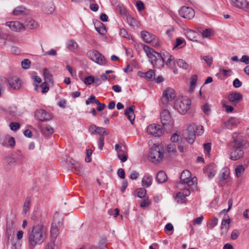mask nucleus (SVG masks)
Instances as JSON below:
<instances>
[{
  "label": "nucleus",
  "mask_w": 249,
  "mask_h": 249,
  "mask_svg": "<svg viewBox=\"0 0 249 249\" xmlns=\"http://www.w3.org/2000/svg\"><path fill=\"white\" fill-rule=\"evenodd\" d=\"M15 16H19L28 14V11L23 6H18L16 7L13 12Z\"/></svg>",
  "instance_id": "nucleus-25"
},
{
  "label": "nucleus",
  "mask_w": 249,
  "mask_h": 249,
  "mask_svg": "<svg viewBox=\"0 0 249 249\" xmlns=\"http://www.w3.org/2000/svg\"><path fill=\"white\" fill-rule=\"evenodd\" d=\"M48 84V83L44 82L41 84L40 87L42 89V92L43 93H45L49 90V88L47 85Z\"/></svg>",
  "instance_id": "nucleus-63"
},
{
  "label": "nucleus",
  "mask_w": 249,
  "mask_h": 249,
  "mask_svg": "<svg viewBox=\"0 0 249 249\" xmlns=\"http://www.w3.org/2000/svg\"><path fill=\"white\" fill-rule=\"evenodd\" d=\"M236 176L240 177L244 173L245 168L242 165H239L236 166L235 169Z\"/></svg>",
  "instance_id": "nucleus-43"
},
{
  "label": "nucleus",
  "mask_w": 249,
  "mask_h": 249,
  "mask_svg": "<svg viewBox=\"0 0 249 249\" xmlns=\"http://www.w3.org/2000/svg\"><path fill=\"white\" fill-rule=\"evenodd\" d=\"M72 165H73V167L72 168V171L76 172L77 174L80 175L82 173L83 167L81 165L76 162L75 163H72Z\"/></svg>",
  "instance_id": "nucleus-37"
},
{
  "label": "nucleus",
  "mask_w": 249,
  "mask_h": 249,
  "mask_svg": "<svg viewBox=\"0 0 249 249\" xmlns=\"http://www.w3.org/2000/svg\"><path fill=\"white\" fill-rule=\"evenodd\" d=\"M196 135L194 126L190 125L188 127L186 132V140L187 142L190 144L193 143L196 139Z\"/></svg>",
  "instance_id": "nucleus-14"
},
{
  "label": "nucleus",
  "mask_w": 249,
  "mask_h": 249,
  "mask_svg": "<svg viewBox=\"0 0 249 249\" xmlns=\"http://www.w3.org/2000/svg\"><path fill=\"white\" fill-rule=\"evenodd\" d=\"M86 104L88 105L90 104H99V101L96 99V97L94 95H91L86 100Z\"/></svg>",
  "instance_id": "nucleus-41"
},
{
  "label": "nucleus",
  "mask_w": 249,
  "mask_h": 249,
  "mask_svg": "<svg viewBox=\"0 0 249 249\" xmlns=\"http://www.w3.org/2000/svg\"><path fill=\"white\" fill-rule=\"evenodd\" d=\"M196 180L197 179L195 177L191 178V177L185 179L184 180H182L180 182L181 184H187L188 186H192L195 184V182L196 181Z\"/></svg>",
  "instance_id": "nucleus-33"
},
{
  "label": "nucleus",
  "mask_w": 249,
  "mask_h": 249,
  "mask_svg": "<svg viewBox=\"0 0 249 249\" xmlns=\"http://www.w3.org/2000/svg\"><path fill=\"white\" fill-rule=\"evenodd\" d=\"M144 75V77L149 81H153L155 79V72L154 70H150L147 72L142 73Z\"/></svg>",
  "instance_id": "nucleus-35"
},
{
  "label": "nucleus",
  "mask_w": 249,
  "mask_h": 249,
  "mask_svg": "<svg viewBox=\"0 0 249 249\" xmlns=\"http://www.w3.org/2000/svg\"><path fill=\"white\" fill-rule=\"evenodd\" d=\"M230 4L236 8L241 9L245 2V0H230Z\"/></svg>",
  "instance_id": "nucleus-34"
},
{
  "label": "nucleus",
  "mask_w": 249,
  "mask_h": 249,
  "mask_svg": "<svg viewBox=\"0 0 249 249\" xmlns=\"http://www.w3.org/2000/svg\"><path fill=\"white\" fill-rule=\"evenodd\" d=\"M26 22V25L27 27L30 29H35L38 27V24L37 22L30 18H27Z\"/></svg>",
  "instance_id": "nucleus-30"
},
{
  "label": "nucleus",
  "mask_w": 249,
  "mask_h": 249,
  "mask_svg": "<svg viewBox=\"0 0 249 249\" xmlns=\"http://www.w3.org/2000/svg\"><path fill=\"white\" fill-rule=\"evenodd\" d=\"M153 181V177L150 175L144 176L142 180V186L147 188L151 185Z\"/></svg>",
  "instance_id": "nucleus-21"
},
{
  "label": "nucleus",
  "mask_w": 249,
  "mask_h": 249,
  "mask_svg": "<svg viewBox=\"0 0 249 249\" xmlns=\"http://www.w3.org/2000/svg\"><path fill=\"white\" fill-rule=\"evenodd\" d=\"M161 123L164 126L168 127V129L172 128L173 121L170 112L167 109L163 110L160 113Z\"/></svg>",
  "instance_id": "nucleus-7"
},
{
  "label": "nucleus",
  "mask_w": 249,
  "mask_h": 249,
  "mask_svg": "<svg viewBox=\"0 0 249 249\" xmlns=\"http://www.w3.org/2000/svg\"><path fill=\"white\" fill-rule=\"evenodd\" d=\"M176 97L174 89L168 88L163 92L161 101L163 104L166 105L168 102L172 101Z\"/></svg>",
  "instance_id": "nucleus-9"
},
{
  "label": "nucleus",
  "mask_w": 249,
  "mask_h": 249,
  "mask_svg": "<svg viewBox=\"0 0 249 249\" xmlns=\"http://www.w3.org/2000/svg\"><path fill=\"white\" fill-rule=\"evenodd\" d=\"M47 229L42 224H37L30 228L27 235L29 247L35 248L37 245L41 244L46 237Z\"/></svg>",
  "instance_id": "nucleus-1"
},
{
  "label": "nucleus",
  "mask_w": 249,
  "mask_h": 249,
  "mask_svg": "<svg viewBox=\"0 0 249 249\" xmlns=\"http://www.w3.org/2000/svg\"><path fill=\"white\" fill-rule=\"evenodd\" d=\"M5 25L13 31L20 32L24 30L25 26L18 21H8Z\"/></svg>",
  "instance_id": "nucleus-13"
},
{
  "label": "nucleus",
  "mask_w": 249,
  "mask_h": 249,
  "mask_svg": "<svg viewBox=\"0 0 249 249\" xmlns=\"http://www.w3.org/2000/svg\"><path fill=\"white\" fill-rule=\"evenodd\" d=\"M218 223V219L214 217L211 221L210 223L208 224L209 228L213 229Z\"/></svg>",
  "instance_id": "nucleus-56"
},
{
  "label": "nucleus",
  "mask_w": 249,
  "mask_h": 249,
  "mask_svg": "<svg viewBox=\"0 0 249 249\" xmlns=\"http://www.w3.org/2000/svg\"><path fill=\"white\" fill-rule=\"evenodd\" d=\"M126 21L128 25L133 29L138 27V21L130 15L126 16Z\"/></svg>",
  "instance_id": "nucleus-23"
},
{
  "label": "nucleus",
  "mask_w": 249,
  "mask_h": 249,
  "mask_svg": "<svg viewBox=\"0 0 249 249\" xmlns=\"http://www.w3.org/2000/svg\"><path fill=\"white\" fill-rule=\"evenodd\" d=\"M191 102L188 99L177 100L174 103V107L181 114H185L190 108Z\"/></svg>",
  "instance_id": "nucleus-5"
},
{
  "label": "nucleus",
  "mask_w": 249,
  "mask_h": 249,
  "mask_svg": "<svg viewBox=\"0 0 249 249\" xmlns=\"http://www.w3.org/2000/svg\"><path fill=\"white\" fill-rule=\"evenodd\" d=\"M9 126L10 129L13 131H17L20 127V124L18 123L12 122L10 124Z\"/></svg>",
  "instance_id": "nucleus-57"
},
{
  "label": "nucleus",
  "mask_w": 249,
  "mask_h": 249,
  "mask_svg": "<svg viewBox=\"0 0 249 249\" xmlns=\"http://www.w3.org/2000/svg\"><path fill=\"white\" fill-rule=\"evenodd\" d=\"M162 127L160 125H157L153 124L149 125L147 127V132L148 133L154 135L155 137H159L162 133Z\"/></svg>",
  "instance_id": "nucleus-11"
},
{
  "label": "nucleus",
  "mask_w": 249,
  "mask_h": 249,
  "mask_svg": "<svg viewBox=\"0 0 249 249\" xmlns=\"http://www.w3.org/2000/svg\"><path fill=\"white\" fill-rule=\"evenodd\" d=\"M35 116L41 122H46L52 119L50 114L42 109L36 110Z\"/></svg>",
  "instance_id": "nucleus-12"
},
{
  "label": "nucleus",
  "mask_w": 249,
  "mask_h": 249,
  "mask_svg": "<svg viewBox=\"0 0 249 249\" xmlns=\"http://www.w3.org/2000/svg\"><path fill=\"white\" fill-rule=\"evenodd\" d=\"M191 173H190V172L187 170H184L181 175H180V181H182V180H184L185 179H186V178H189V177H191Z\"/></svg>",
  "instance_id": "nucleus-48"
},
{
  "label": "nucleus",
  "mask_w": 249,
  "mask_h": 249,
  "mask_svg": "<svg viewBox=\"0 0 249 249\" xmlns=\"http://www.w3.org/2000/svg\"><path fill=\"white\" fill-rule=\"evenodd\" d=\"M120 35L122 37L130 39L131 36L128 35L126 30L124 28L121 29L120 31Z\"/></svg>",
  "instance_id": "nucleus-53"
},
{
  "label": "nucleus",
  "mask_w": 249,
  "mask_h": 249,
  "mask_svg": "<svg viewBox=\"0 0 249 249\" xmlns=\"http://www.w3.org/2000/svg\"><path fill=\"white\" fill-rule=\"evenodd\" d=\"M94 77L93 76H88L84 79V83L86 85H90L91 83H94Z\"/></svg>",
  "instance_id": "nucleus-55"
},
{
  "label": "nucleus",
  "mask_w": 249,
  "mask_h": 249,
  "mask_svg": "<svg viewBox=\"0 0 249 249\" xmlns=\"http://www.w3.org/2000/svg\"><path fill=\"white\" fill-rule=\"evenodd\" d=\"M104 136L103 135L100 136L99 138V142H98V148L100 150H102L104 145Z\"/></svg>",
  "instance_id": "nucleus-62"
},
{
  "label": "nucleus",
  "mask_w": 249,
  "mask_h": 249,
  "mask_svg": "<svg viewBox=\"0 0 249 249\" xmlns=\"http://www.w3.org/2000/svg\"><path fill=\"white\" fill-rule=\"evenodd\" d=\"M212 35V30L210 29H206L202 33L203 37H209Z\"/></svg>",
  "instance_id": "nucleus-60"
},
{
  "label": "nucleus",
  "mask_w": 249,
  "mask_h": 249,
  "mask_svg": "<svg viewBox=\"0 0 249 249\" xmlns=\"http://www.w3.org/2000/svg\"><path fill=\"white\" fill-rule=\"evenodd\" d=\"M41 133L46 136L47 135H52L54 132V130L52 127L50 125H47L45 127H42L40 129Z\"/></svg>",
  "instance_id": "nucleus-32"
},
{
  "label": "nucleus",
  "mask_w": 249,
  "mask_h": 249,
  "mask_svg": "<svg viewBox=\"0 0 249 249\" xmlns=\"http://www.w3.org/2000/svg\"><path fill=\"white\" fill-rule=\"evenodd\" d=\"M167 150L169 153H175L176 152V146L175 143H170L167 145Z\"/></svg>",
  "instance_id": "nucleus-54"
},
{
  "label": "nucleus",
  "mask_w": 249,
  "mask_h": 249,
  "mask_svg": "<svg viewBox=\"0 0 249 249\" xmlns=\"http://www.w3.org/2000/svg\"><path fill=\"white\" fill-rule=\"evenodd\" d=\"M43 10L46 14H52L54 10V7L52 1H50L47 4H45L43 6Z\"/></svg>",
  "instance_id": "nucleus-26"
},
{
  "label": "nucleus",
  "mask_w": 249,
  "mask_h": 249,
  "mask_svg": "<svg viewBox=\"0 0 249 249\" xmlns=\"http://www.w3.org/2000/svg\"><path fill=\"white\" fill-rule=\"evenodd\" d=\"M136 6L137 7V10L140 12L144 9V6L143 3L141 1L138 0L136 2Z\"/></svg>",
  "instance_id": "nucleus-64"
},
{
  "label": "nucleus",
  "mask_w": 249,
  "mask_h": 249,
  "mask_svg": "<svg viewBox=\"0 0 249 249\" xmlns=\"http://www.w3.org/2000/svg\"><path fill=\"white\" fill-rule=\"evenodd\" d=\"M197 36V33L194 30H190L186 33V37L190 40L194 41Z\"/></svg>",
  "instance_id": "nucleus-38"
},
{
  "label": "nucleus",
  "mask_w": 249,
  "mask_h": 249,
  "mask_svg": "<svg viewBox=\"0 0 249 249\" xmlns=\"http://www.w3.org/2000/svg\"><path fill=\"white\" fill-rule=\"evenodd\" d=\"M4 84L6 85H9L10 87L15 89L18 90L20 89L21 86V82L20 80L17 77L13 76L10 77L9 79L3 78L2 79Z\"/></svg>",
  "instance_id": "nucleus-8"
},
{
  "label": "nucleus",
  "mask_w": 249,
  "mask_h": 249,
  "mask_svg": "<svg viewBox=\"0 0 249 249\" xmlns=\"http://www.w3.org/2000/svg\"><path fill=\"white\" fill-rule=\"evenodd\" d=\"M109 132L108 130L106 128L98 126L97 129L95 133L98 134L100 136H103V135H107L109 134Z\"/></svg>",
  "instance_id": "nucleus-45"
},
{
  "label": "nucleus",
  "mask_w": 249,
  "mask_h": 249,
  "mask_svg": "<svg viewBox=\"0 0 249 249\" xmlns=\"http://www.w3.org/2000/svg\"><path fill=\"white\" fill-rule=\"evenodd\" d=\"M96 58V60H95L94 62L101 65H105L106 64V60L104 56L101 53H100V55H98Z\"/></svg>",
  "instance_id": "nucleus-40"
},
{
  "label": "nucleus",
  "mask_w": 249,
  "mask_h": 249,
  "mask_svg": "<svg viewBox=\"0 0 249 249\" xmlns=\"http://www.w3.org/2000/svg\"><path fill=\"white\" fill-rule=\"evenodd\" d=\"M142 48L153 67L156 68H160L162 63L159 58V53L157 52L153 48L146 45H144Z\"/></svg>",
  "instance_id": "nucleus-3"
},
{
  "label": "nucleus",
  "mask_w": 249,
  "mask_h": 249,
  "mask_svg": "<svg viewBox=\"0 0 249 249\" xmlns=\"http://www.w3.org/2000/svg\"><path fill=\"white\" fill-rule=\"evenodd\" d=\"M202 109L205 114L208 115L210 111V106L208 103H206L202 106Z\"/></svg>",
  "instance_id": "nucleus-61"
},
{
  "label": "nucleus",
  "mask_w": 249,
  "mask_h": 249,
  "mask_svg": "<svg viewBox=\"0 0 249 249\" xmlns=\"http://www.w3.org/2000/svg\"><path fill=\"white\" fill-rule=\"evenodd\" d=\"M222 107L226 109V111L227 113H231L234 110L233 107L231 106L227 105V102L225 101H223L222 102Z\"/></svg>",
  "instance_id": "nucleus-49"
},
{
  "label": "nucleus",
  "mask_w": 249,
  "mask_h": 249,
  "mask_svg": "<svg viewBox=\"0 0 249 249\" xmlns=\"http://www.w3.org/2000/svg\"><path fill=\"white\" fill-rule=\"evenodd\" d=\"M96 30L100 34L104 35L106 34L107 30L105 25L103 24V26H100L98 28H96Z\"/></svg>",
  "instance_id": "nucleus-58"
},
{
  "label": "nucleus",
  "mask_w": 249,
  "mask_h": 249,
  "mask_svg": "<svg viewBox=\"0 0 249 249\" xmlns=\"http://www.w3.org/2000/svg\"><path fill=\"white\" fill-rule=\"evenodd\" d=\"M143 40L146 43H150L156 39V36L147 31H143L141 33Z\"/></svg>",
  "instance_id": "nucleus-16"
},
{
  "label": "nucleus",
  "mask_w": 249,
  "mask_h": 249,
  "mask_svg": "<svg viewBox=\"0 0 249 249\" xmlns=\"http://www.w3.org/2000/svg\"><path fill=\"white\" fill-rule=\"evenodd\" d=\"M201 59H203L207 63L208 66H211L212 65L213 59L212 56L210 55L201 56Z\"/></svg>",
  "instance_id": "nucleus-52"
},
{
  "label": "nucleus",
  "mask_w": 249,
  "mask_h": 249,
  "mask_svg": "<svg viewBox=\"0 0 249 249\" xmlns=\"http://www.w3.org/2000/svg\"><path fill=\"white\" fill-rule=\"evenodd\" d=\"M197 81V76L196 74L193 75L190 79V90L191 91H194L196 85Z\"/></svg>",
  "instance_id": "nucleus-39"
},
{
  "label": "nucleus",
  "mask_w": 249,
  "mask_h": 249,
  "mask_svg": "<svg viewBox=\"0 0 249 249\" xmlns=\"http://www.w3.org/2000/svg\"><path fill=\"white\" fill-rule=\"evenodd\" d=\"M186 45L185 40L181 37H178L174 45L173 49L176 48H182Z\"/></svg>",
  "instance_id": "nucleus-29"
},
{
  "label": "nucleus",
  "mask_w": 249,
  "mask_h": 249,
  "mask_svg": "<svg viewBox=\"0 0 249 249\" xmlns=\"http://www.w3.org/2000/svg\"><path fill=\"white\" fill-rule=\"evenodd\" d=\"M178 12L180 17L187 19H191L195 15V11L191 7L185 6H182Z\"/></svg>",
  "instance_id": "nucleus-10"
},
{
  "label": "nucleus",
  "mask_w": 249,
  "mask_h": 249,
  "mask_svg": "<svg viewBox=\"0 0 249 249\" xmlns=\"http://www.w3.org/2000/svg\"><path fill=\"white\" fill-rule=\"evenodd\" d=\"M227 98L230 102L237 103L242 99L243 96L241 94L237 92H233L230 93Z\"/></svg>",
  "instance_id": "nucleus-18"
},
{
  "label": "nucleus",
  "mask_w": 249,
  "mask_h": 249,
  "mask_svg": "<svg viewBox=\"0 0 249 249\" xmlns=\"http://www.w3.org/2000/svg\"><path fill=\"white\" fill-rule=\"evenodd\" d=\"M116 9L121 15L127 16L126 10L123 4H118L116 7Z\"/></svg>",
  "instance_id": "nucleus-44"
},
{
  "label": "nucleus",
  "mask_w": 249,
  "mask_h": 249,
  "mask_svg": "<svg viewBox=\"0 0 249 249\" xmlns=\"http://www.w3.org/2000/svg\"><path fill=\"white\" fill-rule=\"evenodd\" d=\"M178 66L180 68L187 70L188 68V64L183 59H178L177 61Z\"/></svg>",
  "instance_id": "nucleus-46"
},
{
  "label": "nucleus",
  "mask_w": 249,
  "mask_h": 249,
  "mask_svg": "<svg viewBox=\"0 0 249 249\" xmlns=\"http://www.w3.org/2000/svg\"><path fill=\"white\" fill-rule=\"evenodd\" d=\"M135 108V107L134 106H131L126 108L124 111V114L130 121L131 124H133L135 117L134 112Z\"/></svg>",
  "instance_id": "nucleus-17"
},
{
  "label": "nucleus",
  "mask_w": 249,
  "mask_h": 249,
  "mask_svg": "<svg viewBox=\"0 0 249 249\" xmlns=\"http://www.w3.org/2000/svg\"><path fill=\"white\" fill-rule=\"evenodd\" d=\"M156 179L159 183H164L167 181V176L164 171H160L157 174Z\"/></svg>",
  "instance_id": "nucleus-22"
},
{
  "label": "nucleus",
  "mask_w": 249,
  "mask_h": 249,
  "mask_svg": "<svg viewBox=\"0 0 249 249\" xmlns=\"http://www.w3.org/2000/svg\"><path fill=\"white\" fill-rule=\"evenodd\" d=\"M136 192L138 197L143 198L146 194V190L143 188H140L136 190Z\"/></svg>",
  "instance_id": "nucleus-47"
},
{
  "label": "nucleus",
  "mask_w": 249,
  "mask_h": 249,
  "mask_svg": "<svg viewBox=\"0 0 249 249\" xmlns=\"http://www.w3.org/2000/svg\"><path fill=\"white\" fill-rule=\"evenodd\" d=\"M78 45L74 40H71L67 43V47L70 51H74L77 48Z\"/></svg>",
  "instance_id": "nucleus-42"
},
{
  "label": "nucleus",
  "mask_w": 249,
  "mask_h": 249,
  "mask_svg": "<svg viewBox=\"0 0 249 249\" xmlns=\"http://www.w3.org/2000/svg\"><path fill=\"white\" fill-rule=\"evenodd\" d=\"M244 141L241 139H235L231 143L232 147L231 152L230 159L232 160H236L243 157L244 151L242 147L244 146Z\"/></svg>",
  "instance_id": "nucleus-2"
},
{
  "label": "nucleus",
  "mask_w": 249,
  "mask_h": 249,
  "mask_svg": "<svg viewBox=\"0 0 249 249\" xmlns=\"http://www.w3.org/2000/svg\"><path fill=\"white\" fill-rule=\"evenodd\" d=\"M169 55H170V54L166 51H164L163 52H161L160 53H159V58H160V60L162 63V64L161 65V68L164 66L166 59L168 57Z\"/></svg>",
  "instance_id": "nucleus-36"
},
{
  "label": "nucleus",
  "mask_w": 249,
  "mask_h": 249,
  "mask_svg": "<svg viewBox=\"0 0 249 249\" xmlns=\"http://www.w3.org/2000/svg\"><path fill=\"white\" fill-rule=\"evenodd\" d=\"M203 132V127L202 125H199L196 127L195 130V133L196 135L199 136L202 135Z\"/></svg>",
  "instance_id": "nucleus-59"
},
{
  "label": "nucleus",
  "mask_w": 249,
  "mask_h": 249,
  "mask_svg": "<svg viewBox=\"0 0 249 249\" xmlns=\"http://www.w3.org/2000/svg\"><path fill=\"white\" fill-rule=\"evenodd\" d=\"M56 223L55 218L53 219V221L52 223V227L50 231V234L52 238H53V241L56 238L57 236L58 235V229Z\"/></svg>",
  "instance_id": "nucleus-19"
},
{
  "label": "nucleus",
  "mask_w": 249,
  "mask_h": 249,
  "mask_svg": "<svg viewBox=\"0 0 249 249\" xmlns=\"http://www.w3.org/2000/svg\"><path fill=\"white\" fill-rule=\"evenodd\" d=\"M163 154V149L155 144L150 149L149 158L152 162L157 163L162 159Z\"/></svg>",
  "instance_id": "nucleus-4"
},
{
  "label": "nucleus",
  "mask_w": 249,
  "mask_h": 249,
  "mask_svg": "<svg viewBox=\"0 0 249 249\" xmlns=\"http://www.w3.org/2000/svg\"><path fill=\"white\" fill-rule=\"evenodd\" d=\"M204 173L207 175L209 179L213 178L216 173V167L215 164H212L205 167L204 169Z\"/></svg>",
  "instance_id": "nucleus-15"
},
{
  "label": "nucleus",
  "mask_w": 249,
  "mask_h": 249,
  "mask_svg": "<svg viewBox=\"0 0 249 249\" xmlns=\"http://www.w3.org/2000/svg\"><path fill=\"white\" fill-rule=\"evenodd\" d=\"M229 177V172L227 169H223L219 175V181L224 182L228 179Z\"/></svg>",
  "instance_id": "nucleus-28"
},
{
  "label": "nucleus",
  "mask_w": 249,
  "mask_h": 249,
  "mask_svg": "<svg viewBox=\"0 0 249 249\" xmlns=\"http://www.w3.org/2000/svg\"><path fill=\"white\" fill-rule=\"evenodd\" d=\"M17 227V219L14 215L7 218L6 222V235L9 240L10 236L13 235Z\"/></svg>",
  "instance_id": "nucleus-6"
},
{
  "label": "nucleus",
  "mask_w": 249,
  "mask_h": 249,
  "mask_svg": "<svg viewBox=\"0 0 249 249\" xmlns=\"http://www.w3.org/2000/svg\"><path fill=\"white\" fill-rule=\"evenodd\" d=\"M43 76L44 78L45 82H47L49 84L53 83V76L47 68H45L43 70Z\"/></svg>",
  "instance_id": "nucleus-24"
},
{
  "label": "nucleus",
  "mask_w": 249,
  "mask_h": 249,
  "mask_svg": "<svg viewBox=\"0 0 249 249\" xmlns=\"http://www.w3.org/2000/svg\"><path fill=\"white\" fill-rule=\"evenodd\" d=\"M177 202L180 203L185 202L186 200V196L183 195L181 192H178L177 194Z\"/></svg>",
  "instance_id": "nucleus-50"
},
{
  "label": "nucleus",
  "mask_w": 249,
  "mask_h": 249,
  "mask_svg": "<svg viewBox=\"0 0 249 249\" xmlns=\"http://www.w3.org/2000/svg\"><path fill=\"white\" fill-rule=\"evenodd\" d=\"M31 198L30 197H27L25 199L23 207V214L25 215L29 211L31 207Z\"/></svg>",
  "instance_id": "nucleus-27"
},
{
  "label": "nucleus",
  "mask_w": 249,
  "mask_h": 249,
  "mask_svg": "<svg viewBox=\"0 0 249 249\" xmlns=\"http://www.w3.org/2000/svg\"><path fill=\"white\" fill-rule=\"evenodd\" d=\"M87 54L88 57L93 62L96 60V57L98 56V55H100V53L95 50L89 51Z\"/></svg>",
  "instance_id": "nucleus-31"
},
{
  "label": "nucleus",
  "mask_w": 249,
  "mask_h": 249,
  "mask_svg": "<svg viewBox=\"0 0 249 249\" xmlns=\"http://www.w3.org/2000/svg\"><path fill=\"white\" fill-rule=\"evenodd\" d=\"M230 219H223L222 221L221 225L220 227L221 234H225L230 228Z\"/></svg>",
  "instance_id": "nucleus-20"
},
{
  "label": "nucleus",
  "mask_w": 249,
  "mask_h": 249,
  "mask_svg": "<svg viewBox=\"0 0 249 249\" xmlns=\"http://www.w3.org/2000/svg\"><path fill=\"white\" fill-rule=\"evenodd\" d=\"M21 66L23 69L26 70L30 68L31 61L28 59H25L21 62Z\"/></svg>",
  "instance_id": "nucleus-51"
}]
</instances>
